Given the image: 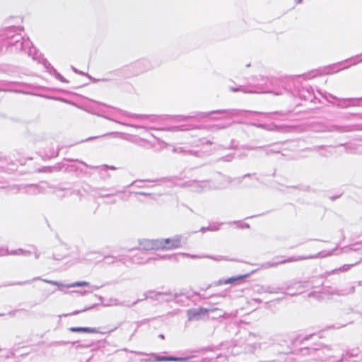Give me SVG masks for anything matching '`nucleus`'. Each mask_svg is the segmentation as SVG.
Here are the masks:
<instances>
[{
  "label": "nucleus",
  "instance_id": "obj_4",
  "mask_svg": "<svg viewBox=\"0 0 362 362\" xmlns=\"http://www.w3.org/2000/svg\"><path fill=\"white\" fill-rule=\"evenodd\" d=\"M89 283L88 281H77L72 283L69 285H67L66 287L71 288V287H76V286H88Z\"/></svg>",
  "mask_w": 362,
  "mask_h": 362
},
{
  "label": "nucleus",
  "instance_id": "obj_3",
  "mask_svg": "<svg viewBox=\"0 0 362 362\" xmlns=\"http://www.w3.org/2000/svg\"><path fill=\"white\" fill-rule=\"evenodd\" d=\"M69 331H71V332H85L90 334L100 333L99 330L97 328L90 327H70Z\"/></svg>",
  "mask_w": 362,
  "mask_h": 362
},
{
  "label": "nucleus",
  "instance_id": "obj_1",
  "mask_svg": "<svg viewBox=\"0 0 362 362\" xmlns=\"http://www.w3.org/2000/svg\"><path fill=\"white\" fill-rule=\"evenodd\" d=\"M180 244V238L178 237L166 238L159 242L158 248L160 250H172L179 247Z\"/></svg>",
  "mask_w": 362,
  "mask_h": 362
},
{
  "label": "nucleus",
  "instance_id": "obj_2",
  "mask_svg": "<svg viewBox=\"0 0 362 362\" xmlns=\"http://www.w3.org/2000/svg\"><path fill=\"white\" fill-rule=\"evenodd\" d=\"M249 276V274H243V275H239L237 276H233L226 279H224L223 281H220V284H235L238 281H240L245 278H247Z\"/></svg>",
  "mask_w": 362,
  "mask_h": 362
},
{
  "label": "nucleus",
  "instance_id": "obj_7",
  "mask_svg": "<svg viewBox=\"0 0 362 362\" xmlns=\"http://www.w3.org/2000/svg\"><path fill=\"white\" fill-rule=\"evenodd\" d=\"M47 282H48V283H49V284H53V285H56V284H57L56 282H54V281H47Z\"/></svg>",
  "mask_w": 362,
  "mask_h": 362
},
{
  "label": "nucleus",
  "instance_id": "obj_6",
  "mask_svg": "<svg viewBox=\"0 0 362 362\" xmlns=\"http://www.w3.org/2000/svg\"><path fill=\"white\" fill-rule=\"evenodd\" d=\"M163 360H164V361H174L175 359L173 358H172V357H169V358H165Z\"/></svg>",
  "mask_w": 362,
  "mask_h": 362
},
{
  "label": "nucleus",
  "instance_id": "obj_5",
  "mask_svg": "<svg viewBox=\"0 0 362 362\" xmlns=\"http://www.w3.org/2000/svg\"><path fill=\"white\" fill-rule=\"evenodd\" d=\"M207 311L208 310L204 308H199L197 310H194V318H196L197 316L206 314Z\"/></svg>",
  "mask_w": 362,
  "mask_h": 362
},
{
  "label": "nucleus",
  "instance_id": "obj_8",
  "mask_svg": "<svg viewBox=\"0 0 362 362\" xmlns=\"http://www.w3.org/2000/svg\"><path fill=\"white\" fill-rule=\"evenodd\" d=\"M291 259L284 260V261L281 262V263L288 262H291Z\"/></svg>",
  "mask_w": 362,
  "mask_h": 362
}]
</instances>
